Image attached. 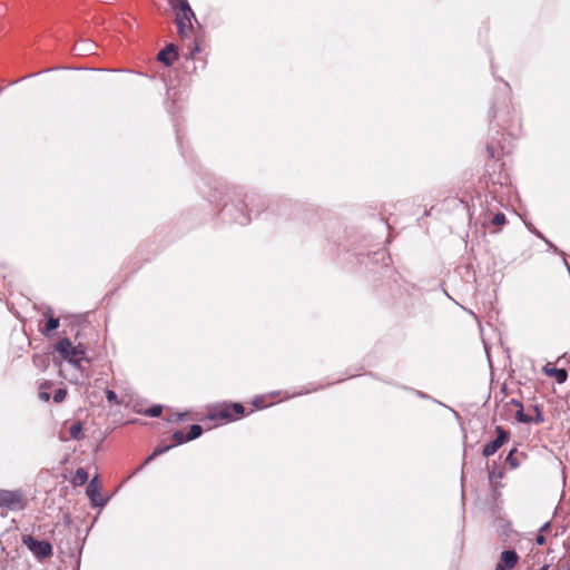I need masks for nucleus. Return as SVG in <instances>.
I'll list each match as a JSON object with an SVG mask.
<instances>
[{
	"label": "nucleus",
	"instance_id": "obj_29",
	"mask_svg": "<svg viewBox=\"0 0 570 570\" xmlns=\"http://www.w3.org/2000/svg\"><path fill=\"white\" fill-rule=\"evenodd\" d=\"M39 397H40L42 401H49V399H50V394H49L48 392L40 391V392H39Z\"/></svg>",
	"mask_w": 570,
	"mask_h": 570
},
{
	"label": "nucleus",
	"instance_id": "obj_13",
	"mask_svg": "<svg viewBox=\"0 0 570 570\" xmlns=\"http://www.w3.org/2000/svg\"><path fill=\"white\" fill-rule=\"evenodd\" d=\"M173 446H174V445H171V444L164 445V446H157V448L153 451V453H151V454H149V455L146 458V460H145V462H144V464H142V465L150 463V462H151V461H154L157 456H159V455H161V454L166 453L167 451H169Z\"/></svg>",
	"mask_w": 570,
	"mask_h": 570
},
{
	"label": "nucleus",
	"instance_id": "obj_7",
	"mask_svg": "<svg viewBox=\"0 0 570 570\" xmlns=\"http://www.w3.org/2000/svg\"><path fill=\"white\" fill-rule=\"evenodd\" d=\"M519 557L514 550H504L501 553L500 561L495 566V570L512 569L518 563Z\"/></svg>",
	"mask_w": 570,
	"mask_h": 570
},
{
	"label": "nucleus",
	"instance_id": "obj_2",
	"mask_svg": "<svg viewBox=\"0 0 570 570\" xmlns=\"http://www.w3.org/2000/svg\"><path fill=\"white\" fill-rule=\"evenodd\" d=\"M171 7L176 12L175 21L178 35L181 39H186L193 30L191 19H195V13L187 0H180L177 6L171 3Z\"/></svg>",
	"mask_w": 570,
	"mask_h": 570
},
{
	"label": "nucleus",
	"instance_id": "obj_30",
	"mask_svg": "<svg viewBox=\"0 0 570 570\" xmlns=\"http://www.w3.org/2000/svg\"><path fill=\"white\" fill-rule=\"evenodd\" d=\"M549 528H550V522H546V523L540 528V532L542 533L543 531H547Z\"/></svg>",
	"mask_w": 570,
	"mask_h": 570
},
{
	"label": "nucleus",
	"instance_id": "obj_27",
	"mask_svg": "<svg viewBox=\"0 0 570 570\" xmlns=\"http://www.w3.org/2000/svg\"><path fill=\"white\" fill-rule=\"evenodd\" d=\"M535 542L540 546L546 543V537L540 532L537 538H535Z\"/></svg>",
	"mask_w": 570,
	"mask_h": 570
},
{
	"label": "nucleus",
	"instance_id": "obj_9",
	"mask_svg": "<svg viewBox=\"0 0 570 570\" xmlns=\"http://www.w3.org/2000/svg\"><path fill=\"white\" fill-rule=\"evenodd\" d=\"M244 412L245 407L240 403H233L229 407L222 410L217 416L220 419L233 420L236 416L243 415Z\"/></svg>",
	"mask_w": 570,
	"mask_h": 570
},
{
	"label": "nucleus",
	"instance_id": "obj_21",
	"mask_svg": "<svg viewBox=\"0 0 570 570\" xmlns=\"http://www.w3.org/2000/svg\"><path fill=\"white\" fill-rule=\"evenodd\" d=\"M505 223L507 218L503 213H497L491 219V224L494 226H503Z\"/></svg>",
	"mask_w": 570,
	"mask_h": 570
},
{
	"label": "nucleus",
	"instance_id": "obj_11",
	"mask_svg": "<svg viewBox=\"0 0 570 570\" xmlns=\"http://www.w3.org/2000/svg\"><path fill=\"white\" fill-rule=\"evenodd\" d=\"M95 43L90 40H83L73 46V52L77 56H86L94 52Z\"/></svg>",
	"mask_w": 570,
	"mask_h": 570
},
{
	"label": "nucleus",
	"instance_id": "obj_22",
	"mask_svg": "<svg viewBox=\"0 0 570 570\" xmlns=\"http://www.w3.org/2000/svg\"><path fill=\"white\" fill-rule=\"evenodd\" d=\"M67 396V391L65 389H58L53 393V402L60 403L62 402Z\"/></svg>",
	"mask_w": 570,
	"mask_h": 570
},
{
	"label": "nucleus",
	"instance_id": "obj_3",
	"mask_svg": "<svg viewBox=\"0 0 570 570\" xmlns=\"http://www.w3.org/2000/svg\"><path fill=\"white\" fill-rule=\"evenodd\" d=\"M26 502L20 491L2 490L0 489V508L9 510H23Z\"/></svg>",
	"mask_w": 570,
	"mask_h": 570
},
{
	"label": "nucleus",
	"instance_id": "obj_18",
	"mask_svg": "<svg viewBox=\"0 0 570 570\" xmlns=\"http://www.w3.org/2000/svg\"><path fill=\"white\" fill-rule=\"evenodd\" d=\"M515 419L521 423L532 422V417L523 412V405H520V409H518Z\"/></svg>",
	"mask_w": 570,
	"mask_h": 570
},
{
	"label": "nucleus",
	"instance_id": "obj_26",
	"mask_svg": "<svg viewBox=\"0 0 570 570\" xmlns=\"http://www.w3.org/2000/svg\"><path fill=\"white\" fill-rule=\"evenodd\" d=\"M106 397L109 402H116L117 401V394L112 390H107Z\"/></svg>",
	"mask_w": 570,
	"mask_h": 570
},
{
	"label": "nucleus",
	"instance_id": "obj_19",
	"mask_svg": "<svg viewBox=\"0 0 570 570\" xmlns=\"http://www.w3.org/2000/svg\"><path fill=\"white\" fill-rule=\"evenodd\" d=\"M173 440L176 445L183 444L187 442V434H185L183 431L178 430L173 433Z\"/></svg>",
	"mask_w": 570,
	"mask_h": 570
},
{
	"label": "nucleus",
	"instance_id": "obj_16",
	"mask_svg": "<svg viewBox=\"0 0 570 570\" xmlns=\"http://www.w3.org/2000/svg\"><path fill=\"white\" fill-rule=\"evenodd\" d=\"M203 428L199 424H191L187 433V440L191 441L203 434Z\"/></svg>",
	"mask_w": 570,
	"mask_h": 570
},
{
	"label": "nucleus",
	"instance_id": "obj_28",
	"mask_svg": "<svg viewBox=\"0 0 570 570\" xmlns=\"http://www.w3.org/2000/svg\"><path fill=\"white\" fill-rule=\"evenodd\" d=\"M487 151L491 158H493L495 156V149L492 145L487 146Z\"/></svg>",
	"mask_w": 570,
	"mask_h": 570
},
{
	"label": "nucleus",
	"instance_id": "obj_5",
	"mask_svg": "<svg viewBox=\"0 0 570 570\" xmlns=\"http://www.w3.org/2000/svg\"><path fill=\"white\" fill-rule=\"evenodd\" d=\"M495 432L497 438L488 442L482 450V455L485 458L493 455L509 439V433L502 426H497Z\"/></svg>",
	"mask_w": 570,
	"mask_h": 570
},
{
	"label": "nucleus",
	"instance_id": "obj_24",
	"mask_svg": "<svg viewBox=\"0 0 570 570\" xmlns=\"http://www.w3.org/2000/svg\"><path fill=\"white\" fill-rule=\"evenodd\" d=\"M249 217L243 213L237 218H235V222L239 225H246L249 223Z\"/></svg>",
	"mask_w": 570,
	"mask_h": 570
},
{
	"label": "nucleus",
	"instance_id": "obj_17",
	"mask_svg": "<svg viewBox=\"0 0 570 570\" xmlns=\"http://www.w3.org/2000/svg\"><path fill=\"white\" fill-rule=\"evenodd\" d=\"M515 453H517V449H513V450H511V451L508 453V455H507V458H505V462H507V463H508L512 469H517V468L520 465V463H519L518 459H517V458H515V455H514Z\"/></svg>",
	"mask_w": 570,
	"mask_h": 570
},
{
	"label": "nucleus",
	"instance_id": "obj_6",
	"mask_svg": "<svg viewBox=\"0 0 570 570\" xmlns=\"http://www.w3.org/2000/svg\"><path fill=\"white\" fill-rule=\"evenodd\" d=\"M86 493L90 499L92 507H104L107 503V499L102 498L100 494L98 476H95L89 481Z\"/></svg>",
	"mask_w": 570,
	"mask_h": 570
},
{
	"label": "nucleus",
	"instance_id": "obj_1",
	"mask_svg": "<svg viewBox=\"0 0 570 570\" xmlns=\"http://www.w3.org/2000/svg\"><path fill=\"white\" fill-rule=\"evenodd\" d=\"M53 351L77 370L81 367V361L86 360L89 362L86 358V346L81 343L73 345L68 337L59 338L53 346Z\"/></svg>",
	"mask_w": 570,
	"mask_h": 570
},
{
	"label": "nucleus",
	"instance_id": "obj_32",
	"mask_svg": "<svg viewBox=\"0 0 570 570\" xmlns=\"http://www.w3.org/2000/svg\"><path fill=\"white\" fill-rule=\"evenodd\" d=\"M562 570H570V559L567 561L566 566H563Z\"/></svg>",
	"mask_w": 570,
	"mask_h": 570
},
{
	"label": "nucleus",
	"instance_id": "obj_4",
	"mask_svg": "<svg viewBox=\"0 0 570 570\" xmlns=\"http://www.w3.org/2000/svg\"><path fill=\"white\" fill-rule=\"evenodd\" d=\"M22 542L39 559L49 558L52 554V546L48 541H40L31 535H24Z\"/></svg>",
	"mask_w": 570,
	"mask_h": 570
},
{
	"label": "nucleus",
	"instance_id": "obj_10",
	"mask_svg": "<svg viewBox=\"0 0 570 570\" xmlns=\"http://www.w3.org/2000/svg\"><path fill=\"white\" fill-rule=\"evenodd\" d=\"M543 372L546 375L554 377L559 384L564 383L568 379V372L566 368L550 367L546 365L543 367Z\"/></svg>",
	"mask_w": 570,
	"mask_h": 570
},
{
	"label": "nucleus",
	"instance_id": "obj_20",
	"mask_svg": "<svg viewBox=\"0 0 570 570\" xmlns=\"http://www.w3.org/2000/svg\"><path fill=\"white\" fill-rule=\"evenodd\" d=\"M163 406L161 405H153L145 411V415L150 417H157L161 414Z\"/></svg>",
	"mask_w": 570,
	"mask_h": 570
},
{
	"label": "nucleus",
	"instance_id": "obj_31",
	"mask_svg": "<svg viewBox=\"0 0 570 570\" xmlns=\"http://www.w3.org/2000/svg\"><path fill=\"white\" fill-rule=\"evenodd\" d=\"M511 404H513L518 409H520V405H522V403L520 401H517V400H511Z\"/></svg>",
	"mask_w": 570,
	"mask_h": 570
},
{
	"label": "nucleus",
	"instance_id": "obj_33",
	"mask_svg": "<svg viewBox=\"0 0 570 570\" xmlns=\"http://www.w3.org/2000/svg\"><path fill=\"white\" fill-rule=\"evenodd\" d=\"M183 420V414H176V417L174 421L179 422Z\"/></svg>",
	"mask_w": 570,
	"mask_h": 570
},
{
	"label": "nucleus",
	"instance_id": "obj_12",
	"mask_svg": "<svg viewBox=\"0 0 570 570\" xmlns=\"http://www.w3.org/2000/svg\"><path fill=\"white\" fill-rule=\"evenodd\" d=\"M88 481V473L83 468H78L72 478V483L76 487L83 485Z\"/></svg>",
	"mask_w": 570,
	"mask_h": 570
},
{
	"label": "nucleus",
	"instance_id": "obj_8",
	"mask_svg": "<svg viewBox=\"0 0 570 570\" xmlns=\"http://www.w3.org/2000/svg\"><path fill=\"white\" fill-rule=\"evenodd\" d=\"M177 57H178L177 47L174 43L167 45L157 55L158 61H160L166 67L171 66L174 60L177 59Z\"/></svg>",
	"mask_w": 570,
	"mask_h": 570
},
{
	"label": "nucleus",
	"instance_id": "obj_15",
	"mask_svg": "<svg viewBox=\"0 0 570 570\" xmlns=\"http://www.w3.org/2000/svg\"><path fill=\"white\" fill-rule=\"evenodd\" d=\"M69 434L73 440H81L83 438L81 422L73 423L69 429Z\"/></svg>",
	"mask_w": 570,
	"mask_h": 570
},
{
	"label": "nucleus",
	"instance_id": "obj_25",
	"mask_svg": "<svg viewBox=\"0 0 570 570\" xmlns=\"http://www.w3.org/2000/svg\"><path fill=\"white\" fill-rule=\"evenodd\" d=\"M199 51H200L199 46L196 42H194L193 48H190L189 52L186 55V58L187 59L193 58L195 56V53L199 52Z\"/></svg>",
	"mask_w": 570,
	"mask_h": 570
},
{
	"label": "nucleus",
	"instance_id": "obj_14",
	"mask_svg": "<svg viewBox=\"0 0 570 570\" xmlns=\"http://www.w3.org/2000/svg\"><path fill=\"white\" fill-rule=\"evenodd\" d=\"M59 325L60 320L58 317L49 316L46 322V328L43 331V334L48 336L49 333L56 331L59 327Z\"/></svg>",
	"mask_w": 570,
	"mask_h": 570
},
{
	"label": "nucleus",
	"instance_id": "obj_34",
	"mask_svg": "<svg viewBox=\"0 0 570 570\" xmlns=\"http://www.w3.org/2000/svg\"><path fill=\"white\" fill-rule=\"evenodd\" d=\"M549 569V564H543L539 570H548Z\"/></svg>",
	"mask_w": 570,
	"mask_h": 570
},
{
	"label": "nucleus",
	"instance_id": "obj_23",
	"mask_svg": "<svg viewBox=\"0 0 570 570\" xmlns=\"http://www.w3.org/2000/svg\"><path fill=\"white\" fill-rule=\"evenodd\" d=\"M533 410L535 411V416L532 417V422H534L537 424L542 423L544 421V416H543L541 410L539 409L538 405H534Z\"/></svg>",
	"mask_w": 570,
	"mask_h": 570
}]
</instances>
